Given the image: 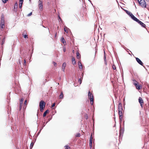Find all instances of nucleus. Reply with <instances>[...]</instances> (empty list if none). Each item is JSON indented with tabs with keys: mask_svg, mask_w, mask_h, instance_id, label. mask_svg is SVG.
Masks as SVG:
<instances>
[{
	"mask_svg": "<svg viewBox=\"0 0 149 149\" xmlns=\"http://www.w3.org/2000/svg\"><path fill=\"white\" fill-rule=\"evenodd\" d=\"M123 108H122V105L121 103H120L118 105V113L119 115V118L120 120L122 121L123 120Z\"/></svg>",
	"mask_w": 149,
	"mask_h": 149,
	"instance_id": "1",
	"label": "nucleus"
},
{
	"mask_svg": "<svg viewBox=\"0 0 149 149\" xmlns=\"http://www.w3.org/2000/svg\"><path fill=\"white\" fill-rule=\"evenodd\" d=\"M45 103L43 100H41L39 103V107L40 108V111L42 112L45 107Z\"/></svg>",
	"mask_w": 149,
	"mask_h": 149,
	"instance_id": "2",
	"label": "nucleus"
},
{
	"mask_svg": "<svg viewBox=\"0 0 149 149\" xmlns=\"http://www.w3.org/2000/svg\"><path fill=\"white\" fill-rule=\"evenodd\" d=\"M88 98L90 100V104L92 105L93 104V94L90 92V91L88 92Z\"/></svg>",
	"mask_w": 149,
	"mask_h": 149,
	"instance_id": "3",
	"label": "nucleus"
},
{
	"mask_svg": "<svg viewBox=\"0 0 149 149\" xmlns=\"http://www.w3.org/2000/svg\"><path fill=\"white\" fill-rule=\"evenodd\" d=\"M139 4L142 7L146 8V2L144 0H138Z\"/></svg>",
	"mask_w": 149,
	"mask_h": 149,
	"instance_id": "4",
	"label": "nucleus"
},
{
	"mask_svg": "<svg viewBox=\"0 0 149 149\" xmlns=\"http://www.w3.org/2000/svg\"><path fill=\"white\" fill-rule=\"evenodd\" d=\"M134 21L138 22L139 24L141 25L142 27L144 28H146V25L145 24H144L142 22H141V21H140L139 19H137L136 18Z\"/></svg>",
	"mask_w": 149,
	"mask_h": 149,
	"instance_id": "5",
	"label": "nucleus"
},
{
	"mask_svg": "<svg viewBox=\"0 0 149 149\" xmlns=\"http://www.w3.org/2000/svg\"><path fill=\"white\" fill-rule=\"evenodd\" d=\"M5 21L4 19L1 18L0 21V26L1 29H3L5 27Z\"/></svg>",
	"mask_w": 149,
	"mask_h": 149,
	"instance_id": "6",
	"label": "nucleus"
},
{
	"mask_svg": "<svg viewBox=\"0 0 149 149\" xmlns=\"http://www.w3.org/2000/svg\"><path fill=\"white\" fill-rule=\"evenodd\" d=\"M125 12L128 15L130 16L131 17V18L134 20L135 19L136 17L131 12H129V11L127 10H125Z\"/></svg>",
	"mask_w": 149,
	"mask_h": 149,
	"instance_id": "7",
	"label": "nucleus"
},
{
	"mask_svg": "<svg viewBox=\"0 0 149 149\" xmlns=\"http://www.w3.org/2000/svg\"><path fill=\"white\" fill-rule=\"evenodd\" d=\"M133 84H134V85H135V87H136V89L138 90L141 89L142 88V86L141 85L139 84L137 81H135V83H133Z\"/></svg>",
	"mask_w": 149,
	"mask_h": 149,
	"instance_id": "8",
	"label": "nucleus"
},
{
	"mask_svg": "<svg viewBox=\"0 0 149 149\" xmlns=\"http://www.w3.org/2000/svg\"><path fill=\"white\" fill-rule=\"evenodd\" d=\"M64 31L66 32V33H69L70 34V35L69 36H69L70 37H71L72 36V35L71 34V32L70 31L69 29L67 27H64Z\"/></svg>",
	"mask_w": 149,
	"mask_h": 149,
	"instance_id": "9",
	"label": "nucleus"
},
{
	"mask_svg": "<svg viewBox=\"0 0 149 149\" xmlns=\"http://www.w3.org/2000/svg\"><path fill=\"white\" fill-rule=\"evenodd\" d=\"M138 102L140 104V106L142 108H143V99L142 98L140 97L138 99Z\"/></svg>",
	"mask_w": 149,
	"mask_h": 149,
	"instance_id": "10",
	"label": "nucleus"
},
{
	"mask_svg": "<svg viewBox=\"0 0 149 149\" xmlns=\"http://www.w3.org/2000/svg\"><path fill=\"white\" fill-rule=\"evenodd\" d=\"M38 6H39V9L40 10H42L43 9V6L42 3L41 1L39 0L38 1Z\"/></svg>",
	"mask_w": 149,
	"mask_h": 149,
	"instance_id": "11",
	"label": "nucleus"
},
{
	"mask_svg": "<svg viewBox=\"0 0 149 149\" xmlns=\"http://www.w3.org/2000/svg\"><path fill=\"white\" fill-rule=\"evenodd\" d=\"M18 4L17 2H16L14 4V6L13 10L14 12L16 13L17 11V8Z\"/></svg>",
	"mask_w": 149,
	"mask_h": 149,
	"instance_id": "12",
	"label": "nucleus"
},
{
	"mask_svg": "<svg viewBox=\"0 0 149 149\" xmlns=\"http://www.w3.org/2000/svg\"><path fill=\"white\" fill-rule=\"evenodd\" d=\"M93 138H92V135H91V136H90V138L89 140V146L90 148V149H91L92 148V139Z\"/></svg>",
	"mask_w": 149,
	"mask_h": 149,
	"instance_id": "13",
	"label": "nucleus"
},
{
	"mask_svg": "<svg viewBox=\"0 0 149 149\" xmlns=\"http://www.w3.org/2000/svg\"><path fill=\"white\" fill-rule=\"evenodd\" d=\"M136 61L140 65L143 66V63L142 61H141L140 59L139 58H136Z\"/></svg>",
	"mask_w": 149,
	"mask_h": 149,
	"instance_id": "14",
	"label": "nucleus"
},
{
	"mask_svg": "<svg viewBox=\"0 0 149 149\" xmlns=\"http://www.w3.org/2000/svg\"><path fill=\"white\" fill-rule=\"evenodd\" d=\"M23 98H22L20 100V102H19V109L20 110L22 108V104H23Z\"/></svg>",
	"mask_w": 149,
	"mask_h": 149,
	"instance_id": "15",
	"label": "nucleus"
},
{
	"mask_svg": "<svg viewBox=\"0 0 149 149\" xmlns=\"http://www.w3.org/2000/svg\"><path fill=\"white\" fill-rule=\"evenodd\" d=\"M66 66V63L64 62L63 63L62 67V70L64 72V69Z\"/></svg>",
	"mask_w": 149,
	"mask_h": 149,
	"instance_id": "16",
	"label": "nucleus"
},
{
	"mask_svg": "<svg viewBox=\"0 0 149 149\" xmlns=\"http://www.w3.org/2000/svg\"><path fill=\"white\" fill-rule=\"evenodd\" d=\"M27 32L26 31H23L22 33L23 37H28V35H26Z\"/></svg>",
	"mask_w": 149,
	"mask_h": 149,
	"instance_id": "17",
	"label": "nucleus"
},
{
	"mask_svg": "<svg viewBox=\"0 0 149 149\" xmlns=\"http://www.w3.org/2000/svg\"><path fill=\"white\" fill-rule=\"evenodd\" d=\"M78 67L80 69H82L83 68V67H82V63L80 61H78Z\"/></svg>",
	"mask_w": 149,
	"mask_h": 149,
	"instance_id": "18",
	"label": "nucleus"
},
{
	"mask_svg": "<svg viewBox=\"0 0 149 149\" xmlns=\"http://www.w3.org/2000/svg\"><path fill=\"white\" fill-rule=\"evenodd\" d=\"M23 0H19V8H21L23 4Z\"/></svg>",
	"mask_w": 149,
	"mask_h": 149,
	"instance_id": "19",
	"label": "nucleus"
},
{
	"mask_svg": "<svg viewBox=\"0 0 149 149\" xmlns=\"http://www.w3.org/2000/svg\"><path fill=\"white\" fill-rule=\"evenodd\" d=\"M61 42H62L63 44H64V45H66V42H65V40H64V38H61Z\"/></svg>",
	"mask_w": 149,
	"mask_h": 149,
	"instance_id": "20",
	"label": "nucleus"
},
{
	"mask_svg": "<svg viewBox=\"0 0 149 149\" xmlns=\"http://www.w3.org/2000/svg\"><path fill=\"white\" fill-rule=\"evenodd\" d=\"M72 63L73 65L75 64V58H74V57H72Z\"/></svg>",
	"mask_w": 149,
	"mask_h": 149,
	"instance_id": "21",
	"label": "nucleus"
},
{
	"mask_svg": "<svg viewBox=\"0 0 149 149\" xmlns=\"http://www.w3.org/2000/svg\"><path fill=\"white\" fill-rule=\"evenodd\" d=\"M63 92H61V94H60L59 99H63Z\"/></svg>",
	"mask_w": 149,
	"mask_h": 149,
	"instance_id": "22",
	"label": "nucleus"
},
{
	"mask_svg": "<svg viewBox=\"0 0 149 149\" xmlns=\"http://www.w3.org/2000/svg\"><path fill=\"white\" fill-rule=\"evenodd\" d=\"M77 59L80 58V54L78 52H77Z\"/></svg>",
	"mask_w": 149,
	"mask_h": 149,
	"instance_id": "23",
	"label": "nucleus"
},
{
	"mask_svg": "<svg viewBox=\"0 0 149 149\" xmlns=\"http://www.w3.org/2000/svg\"><path fill=\"white\" fill-rule=\"evenodd\" d=\"M48 111H49L48 110H47L45 111V112H44V114H43V116L45 117L47 113L48 112Z\"/></svg>",
	"mask_w": 149,
	"mask_h": 149,
	"instance_id": "24",
	"label": "nucleus"
},
{
	"mask_svg": "<svg viewBox=\"0 0 149 149\" xmlns=\"http://www.w3.org/2000/svg\"><path fill=\"white\" fill-rule=\"evenodd\" d=\"M26 104H27V102H26V100H25L24 102V107H23V108H25L26 107Z\"/></svg>",
	"mask_w": 149,
	"mask_h": 149,
	"instance_id": "25",
	"label": "nucleus"
},
{
	"mask_svg": "<svg viewBox=\"0 0 149 149\" xmlns=\"http://www.w3.org/2000/svg\"><path fill=\"white\" fill-rule=\"evenodd\" d=\"M78 82L79 83V84H81L82 82V79L81 78H80L78 79Z\"/></svg>",
	"mask_w": 149,
	"mask_h": 149,
	"instance_id": "26",
	"label": "nucleus"
},
{
	"mask_svg": "<svg viewBox=\"0 0 149 149\" xmlns=\"http://www.w3.org/2000/svg\"><path fill=\"white\" fill-rule=\"evenodd\" d=\"M65 149H70V147L68 146H65Z\"/></svg>",
	"mask_w": 149,
	"mask_h": 149,
	"instance_id": "27",
	"label": "nucleus"
},
{
	"mask_svg": "<svg viewBox=\"0 0 149 149\" xmlns=\"http://www.w3.org/2000/svg\"><path fill=\"white\" fill-rule=\"evenodd\" d=\"M33 145V142H31V145H30V148H32Z\"/></svg>",
	"mask_w": 149,
	"mask_h": 149,
	"instance_id": "28",
	"label": "nucleus"
},
{
	"mask_svg": "<svg viewBox=\"0 0 149 149\" xmlns=\"http://www.w3.org/2000/svg\"><path fill=\"white\" fill-rule=\"evenodd\" d=\"M80 136V134L79 133H77V134H76V135H75V136L76 137H79Z\"/></svg>",
	"mask_w": 149,
	"mask_h": 149,
	"instance_id": "29",
	"label": "nucleus"
},
{
	"mask_svg": "<svg viewBox=\"0 0 149 149\" xmlns=\"http://www.w3.org/2000/svg\"><path fill=\"white\" fill-rule=\"evenodd\" d=\"M112 68H113V70H115L116 69V67L115 65H112Z\"/></svg>",
	"mask_w": 149,
	"mask_h": 149,
	"instance_id": "30",
	"label": "nucleus"
},
{
	"mask_svg": "<svg viewBox=\"0 0 149 149\" xmlns=\"http://www.w3.org/2000/svg\"><path fill=\"white\" fill-rule=\"evenodd\" d=\"M8 0H2L4 3H6Z\"/></svg>",
	"mask_w": 149,
	"mask_h": 149,
	"instance_id": "31",
	"label": "nucleus"
},
{
	"mask_svg": "<svg viewBox=\"0 0 149 149\" xmlns=\"http://www.w3.org/2000/svg\"><path fill=\"white\" fill-rule=\"evenodd\" d=\"M24 61V65H26V60L25 59L24 60V61Z\"/></svg>",
	"mask_w": 149,
	"mask_h": 149,
	"instance_id": "32",
	"label": "nucleus"
},
{
	"mask_svg": "<svg viewBox=\"0 0 149 149\" xmlns=\"http://www.w3.org/2000/svg\"><path fill=\"white\" fill-rule=\"evenodd\" d=\"M66 51V49H65V47H64V48H63V52H65Z\"/></svg>",
	"mask_w": 149,
	"mask_h": 149,
	"instance_id": "33",
	"label": "nucleus"
},
{
	"mask_svg": "<svg viewBox=\"0 0 149 149\" xmlns=\"http://www.w3.org/2000/svg\"><path fill=\"white\" fill-rule=\"evenodd\" d=\"M32 15V12H31V13H30L29 14H28V16H30L31 15Z\"/></svg>",
	"mask_w": 149,
	"mask_h": 149,
	"instance_id": "34",
	"label": "nucleus"
},
{
	"mask_svg": "<svg viewBox=\"0 0 149 149\" xmlns=\"http://www.w3.org/2000/svg\"><path fill=\"white\" fill-rule=\"evenodd\" d=\"M58 17L59 18V19H58L59 21H60L59 20H60V21L62 20V19H61V18L60 17V16L59 15H58Z\"/></svg>",
	"mask_w": 149,
	"mask_h": 149,
	"instance_id": "35",
	"label": "nucleus"
},
{
	"mask_svg": "<svg viewBox=\"0 0 149 149\" xmlns=\"http://www.w3.org/2000/svg\"><path fill=\"white\" fill-rule=\"evenodd\" d=\"M4 44V39L2 40V45H3Z\"/></svg>",
	"mask_w": 149,
	"mask_h": 149,
	"instance_id": "36",
	"label": "nucleus"
},
{
	"mask_svg": "<svg viewBox=\"0 0 149 149\" xmlns=\"http://www.w3.org/2000/svg\"><path fill=\"white\" fill-rule=\"evenodd\" d=\"M53 64L54 66H56V62H53Z\"/></svg>",
	"mask_w": 149,
	"mask_h": 149,
	"instance_id": "37",
	"label": "nucleus"
},
{
	"mask_svg": "<svg viewBox=\"0 0 149 149\" xmlns=\"http://www.w3.org/2000/svg\"><path fill=\"white\" fill-rule=\"evenodd\" d=\"M55 103H54L52 104V107H53L55 106Z\"/></svg>",
	"mask_w": 149,
	"mask_h": 149,
	"instance_id": "38",
	"label": "nucleus"
},
{
	"mask_svg": "<svg viewBox=\"0 0 149 149\" xmlns=\"http://www.w3.org/2000/svg\"><path fill=\"white\" fill-rule=\"evenodd\" d=\"M0 41H1V39H0Z\"/></svg>",
	"mask_w": 149,
	"mask_h": 149,
	"instance_id": "39",
	"label": "nucleus"
},
{
	"mask_svg": "<svg viewBox=\"0 0 149 149\" xmlns=\"http://www.w3.org/2000/svg\"><path fill=\"white\" fill-rule=\"evenodd\" d=\"M1 65V63H0V65Z\"/></svg>",
	"mask_w": 149,
	"mask_h": 149,
	"instance_id": "40",
	"label": "nucleus"
}]
</instances>
